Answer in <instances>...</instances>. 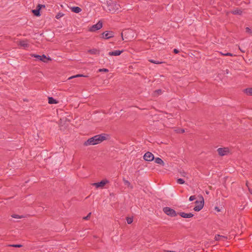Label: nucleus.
I'll return each instance as SVG.
<instances>
[{
  "instance_id": "obj_1",
  "label": "nucleus",
  "mask_w": 252,
  "mask_h": 252,
  "mask_svg": "<svg viewBox=\"0 0 252 252\" xmlns=\"http://www.w3.org/2000/svg\"><path fill=\"white\" fill-rule=\"evenodd\" d=\"M106 134H101L94 136V137L89 138L88 140L85 142V146L94 145L99 144L102 141L106 139Z\"/></svg>"
},
{
  "instance_id": "obj_2",
  "label": "nucleus",
  "mask_w": 252,
  "mask_h": 252,
  "mask_svg": "<svg viewBox=\"0 0 252 252\" xmlns=\"http://www.w3.org/2000/svg\"><path fill=\"white\" fill-rule=\"evenodd\" d=\"M106 11L113 13L120 10L121 6L116 1L112 0H107L106 1Z\"/></svg>"
},
{
  "instance_id": "obj_3",
  "label": "nucleus",
  "mask_w": 252,
  "mask_h": 252,
  "mask_svg": "<svg viewBox=\"0 0 252 252\" xmlns=\"http://www.w3.org/2000/svg\"><path fill=\"white\" fill-rule=\"evenodd\" d=\"M163 211L165 214L171 217H174L177 215V213L174 209L168 207H164Z\"/></svg>"
},
{
  "instance_id": "obj_4",
  "label": "nucleus",
  "mask_w": 252,
  "mask_h": 252,
  "mask_svg": "<svg viewBox=\"0 0 252 252\" xmlns=\"http://www.w3.org/2000/svg\"><path fill=\"white\" fill-rule=\"evenodd\" d=\"M32 56L35 58L37 60L42 61L44 63H47L48 61L51 60V59L50 57L47 58L45 55L40 56L38 55L33 54L32 55Z\"/></svg>"
},
{
  "instance_id": "obj_5",
  "label": "nucleus",
  "mask_w": 252,
  "mask_h": 252,
  "mask_svg": "<svg viewBox=\"0 0 252 252\" xmlns=\"http://www.w3.org/2000/svg\"><path fill=\"white\" fill-rule=\"evenodd\" d=\"M201 200L199 201H196L195 202V204H196V206L194 207V210L195 211H199L201 210L204 206V199L202 196H201Z\"/></svg>"
},
{
  "instance_id": "obj_6",
  "label": "nucleus",
  "mask_w": 252,
  "mask_h": 252,
  "mask_svg": "<svg viewBox=\"0 0 252 252\" xmlns=\"http://www.w3.org/2000/svg\"><path fill=\"white\" fill-rule=\"evenodd\" d=\"M217 151L220 156L227 155L230 153L229 149L228 148H220L217 150Z\"/></svg>"
},
{
  "instance_id": "obj_7",
  "label": "nucleus",
  "mask_w": 252,
  "mask_h": 252,
  "mask_svg": "<svg viewBox=\"0 0 252 252\" xmlns=\"http://www.w3.org/2000/svg\"><path fill=\"white\" fill-rule=\"evenodd\" d=\"M102 27V23L101 22L99 21L97 23L93 25L90 29V31L95 32L100 29Z\"/></svg>"
},
{
  "instance_id": "obj_8",
  "label": "nucleus",
  "mask_w": 252,
  "mask_h": 252,
  "mask_svg": "<svg viewBox=\"0 0 252 252\" xmlns=\"http://www.w3.org/2000/svg\"><path fill=\"white\" fill-rule=\"evenodd\" d=\"M143 158L145 160L148 161H151L154 159V155L150 152L146 153L144 155Z\"/></svg>"
},
{
  "instance_id": "obj_9",
  "label": "nucleus",
  "mask_w": 252,
  "mask_h": 252,
  "mask_svg": "<svg viewBox=\"0 0 252 252\" xmlns=\"http://www.w3.org/2000/svg\"><path fill=\"white\" fill-rule=\"evenodd\" d=\"M108 183L107 180H103L100 182L93 183V186H95L96 188H102Z\"/></svg>"
},
{
  "instance_id": "obj_10",
  "label": "nucleus",
  "mask_w": 252,
  "mask_h": 252,
  "mask_svg": "<svg viewBox=\"0 0 252 252\" xmlns=\"http://www.w3.org/2000/svg\"><path fill=\"white\" fill-rule=\"evenodd\" d=\"M114 34L112 32L106 31L102 33V37L105 39H109L111 37H113Z\"/></svg>"
},
{
  "instance_id": "obj_11",
  "label": "nucleus",
  "mask_w": 252,
  "mask_h": 252,
  "mask_svg": "<svg viewBox=\"0 0 252 252\" xmlns=\"http://www.w3.org/2000/svg\"><path fill=\"white\" fill-rule=\"evenodd\" d=\"M179 215L184 218H190L193 216V214L189 213H186L185 212H180Z\"/></svg>"
},
{
  "instance_id": "obj_12",
  "label": "nucleus",
  "mask_w": 252,
  "mask_h": 252,
  "mask_svg": "<svg viewBox=\"0 0 252 252\" xmlns=\"http://www.w3.org/2000/svg\"><path fill=\"white\" fill-rule=\"evenodd\" d=\"M123 52V51L120 50H115L112 52H109L108 53V55L109 56H118L121 55V54Z\"/></svg>"
},
{
  "instance_id": "obj_13",
  "label": "nucleus",
  "mask_w": 252,
  "mask_h": 252,
  "mask_svg": "<svg viewBox=\"0 0 252 252\" xmlns=\"http://www.w3.org/2000/svg\"><path fill=\"white\" fill-rule=\"evenodd\" d=\"M19 45L23 47L24 49L29 47V43L27 40H21L19 42Z\"/></svg>"
},
{
  "instance_id": "obj_14",
  "label": "nucleus",
  "mask_w": 252,
  "mask_h": 252,
  "mask_svg": "<svg viewBox=\"0 0 252 252\" xmlns=\"http://www.w3.org/2000/svg\"><path fill=\"white\" fill-rule=\"evenodd\" d=\"M154 159H155V162L156 163L162 165V166H164V163L163 161L160 158H154Z\"/></svg>"
},
{
  "instance_id": "obj_15",
  "label": "nucleus",
  "mask_w": 252,
  "mask_h": 252,
  "mask_svg": "<svg viewBox=\"0 0 252 252\" xmlns=\"http://www.w3.org/2000/svg\"><path fill=\"white\" fill-rule=\"evenodd\" d=\"M71 9L72 12L76 13H78L80 12H81L82 10L79 7H78V6L72 7H71Z\"/></svg>"
},
{
  "instance_id": "obj_16",
  "label": "nucleus",
  "mask_w": 252,
  "mask_h": 252,
  "mask_svg": "<svg viewBox=\"0 0 252 252\" xmlns=\"http://www.w3.org/2000/svg\"><path fill=\"white\" fill-rule=\"evenodd\" d=\"M40 8H36V9L32 10V12L34 14V15L39 16H40Z\"/></svg>"
},
{
  "instance_id": "obj_17",
  "label": "nucleus",
  "mask_w": 252,
  "mask_h": 252,
  "mask_svg": "<svg viewBox=\"0 0 252 252\" xmlns=\"http://www.w3.org/2000/svg\"><path fill=\"white\" fill-rule=\"evenodd\" d=\"M88 52L93 55H95V54L99 53V51L98 50H97L96 49H90V50H88Z\"/></svg>"
},
{
  "instance_id": "obj_18",
  "label": "nucleus",
  "mask_w": 252,
  "mask_h": 252,
  "mask_svg": "<svg viewBox=\"0 0 252 252\" xmlns=\"http://www.w3.org/2000/svg\"><path fill=\"white\" fill-rule=\"evenodd\" d=\"M48 103L49 104H56L57 101L52 97H48Z\"/></svg>"
},
{
  "instance_id": "obj_19",
  "label": "nucleus",
  "mask_w": 252,
  "mask_h": 252,
  "mask_svg": "<svg viewBox=\"0 0 252 252\" xmlns=\"http://www.w3.org/2000/svg\"><path fill=\"white\" fill-rule=\"evenodd\" d=\"M244 92L248 94L252 95V88H248L245 89Z\"/></svg>"
},
{
  "instance_id": "obj_20",
  "label": "nucleus",
  "mask_w": 252,
  "mask_h": 252,
  "mask_svg": "<svg viewBox=\"0 0 252 252\" xmlns=\"http://www.w3.org/2000/svg\"><path fill=\"white\" fill-rule=\"evenodd\" d=\"M219 53L222 55V56H231V57H232V56H234V55L232 54V53H228V52H224V53H223V52H219Z\"/></svg>"
},
{
  "instance_id": "obj_21",
  "label": "nucleus",
  "mask_w": 252,
  "mask_h": 252,
  "mask_svg": "<svg viewBox=\"0 0 252 252\" xmlns=\"http://www.w3.org/2000/svg\"><path fill=\"white\" fill-rule=\"evenodd\" d=\"M221 238H224V239L226 238V237L223 236H221V235H217L215 237V239L216 241H220V240Z\"/></svg>"
},
{
  "instance_id": "obj_22",
  "label": "nucleus",
  "mask_w": 252,
  "mask_h": 252,
  "mask_svg": "<svg viewBox=\"0 0 252 252\" xmlns=\"http://www.w3.org/2000/svg\"><path fill=\"white\" fill-rule=\"evenodd\" d=\"M242 11L240 9H235L233 11H232V13L233 14H239V15H240L242 14Z\"/></svg>"
},
{
  "instance_id": "obj_23",
  "label": "nucleus",
  "mask_w": 252,
  "mask_h": 252,
  "mask_svg": "<svg viewBox=\"0 0 252 252\" xmlns=\"http://www.w3.org/2000/svg\"><path fill=\"white\" fill-rule=\"evenodd\" d=\"M149 62H150L152 63H155V64H161L162 63V62L155 61L154 60H150Z\"/></svg>"
},
{
  "instance_id": "obj_24",
  "label": "nucleus",
  "mask_w": 252,
  "mask_h": 252,
  "mask_svg": "<svg viewBox=\"0 0 252 252\" xmlns=\"http://www.w3.org/2000/svg\"><path fill=\"white\" fill-rule=\"evenodd\" d=\"M124 182L125 185H126L127 186L131 188H132V187L131 186V184L129 181L125 180V179H124Z\"/></svg>"
},
{
  "instance_id": "obj_25",
  "label": "nucleus",
  "mask_w": 252,
  "mask_h": 252,
  "mask_svg": "<svg viewBox=\"0 0 252 252\" xmlns=\"http://www.w3.org/2000/svg\"><path fill=\"white\" fill-rule=\"evenodd\" d=\"M126 221L128 224H131L133 221V218H126Z\"/></svg>"
},
{
  "instance_id": "obj_26",
  "label": "nucleus",
  "mask_w": 252,
  "mask_h": 252,
  "mask_svg": "<svg viewBox=\"0 0 252 252\" xmlns=\"http://www.w3.org/2000/svg\"><path fill=\"white\" fill-rule=\"evenodd\" d=\"M11 217L12 218H15V219H21V218H23V216H19V215H12L11 216Z\"/></svg>"
},
{
  "instance_id": "obj_27",
  "label": "nucleus",
  "mask_w": 252,
  "mask_h": 252,
  "mask_svg": "<svg viewBox=\"0 0 252 252\" xmlns=\"http://www.w3.org/2000/svg\"><path fill=\"white\" fill-rule=\"evenodd\" d=\"M177 182L179 184H183L185 183V181L183 179L181 178L178 179L177 180Z\"/></svg>"
},
{
  "instance_id": "obj_28",
  "label": "nucleus",
  "mask_w": 252,
  "mask_h": 252,
  "mask_svg": "<svg viewBox=\"0 0 252 252\" xmlns=\"http://www.w3.org/2000/svg\"><path fill=\"white\" fill-rule=\"evenodd\" d=\"M161 90H157L155 91L154 95H159V94H161Z\"/></svg>"
},
{
  "instance_id": "obj_29",
  "label": "nucleus",
  "mask_w": 252,
  "mask_h": 252,
  "mask_svg": "<svg viewBox=\"0 0 252 252\" xmlns=\"http://www.w3.org/2000/svg\"><path fill=\"white\" fill-rule=\"evenodd\" d=\"M81 76H84L83 75H81V74H78V75H75V76H71V77H69L68 79H71L73 78L81 77Z\"/></svg>"
},
{
  "instance_id": "obj_30",
  "label": "nucleus",
  "mask_w": 252,
  "mask_h": 252,
  "mask_svg": "<svg viewBox=\"0 0 252 252\" xmlns=\"http://www.w3.org/2000/svg\"><path fill=\"white\" fill-rule=\"evenodd\" d=\"M91 215V213H89L87 216L83 217V220H88L90 218Z\"/></svg>"
},
{
  "instance_id": "obj_31",
  "label": "nucleus",
  "mask_w": 252,
  "mask_h": 252,
  "mask_svg": "<svg viewBox=\"0 0 252 252\" xmlns=\"http://www.w3.org/2000/svg\"><path fill=\"white\" fill-rule=\"evenodd\" d=\"M196 199V197H195V196L194 195H192V196H190L189 198V200L190 201H192L194 200H195Z\"/></svg>"
},
{
  "instance_id": "obj_32",
  "label": "nucleus",
  "mask_w": 252,
  "mask_h": 252,
  "mask_svg": "<svg viewBox=\"0 0 252 252\" xmlns=\"http://www.w3.org/2000/svg\"><path fill=\"white\" fill-rule=\"evenodd\" d=\"M246 32L249 33H252V30L249 27H247L246 28Z\"/></svg>"
},
{
  "instance_id": "obj_33",
  "label": "nucleus",
  "mask_w": 252,
  "mask_h": 252,
  "mask_svg": "<svg viewBox=\"0 0 252 252\" xmlns=\"http://www.w3.org/2000/svg\"><path fill=\"white\" fill-rule=\"evenodd\" d=\"M9 246L16 247V248H20V247H22V245H9Z\"/></svg>"
},
{
  "instance_id": "obj_34",
  "label": "nucleus",
  "mask_w": 252,
  "mask_h": 252,
  "mask_svg": "<svg viewBox=\"0 0 252 252\" xmlns=\"http://www.w3.org/2000/svg\"><path fill=\"white\" fill-rule=\"evenodd\" d=\"M63 16V14H61V13H58L56 16V18L57 19H59L60 17H62Z\"/></svg>"
},
{
  "instance_id": "obj_35",
  "label": "nucleus",
  "mask_w": 252,
  "mask_h": 252,
  "mask_svg": "<svg viewBox=\"0 0 252 252\" xmlns=\"http://www.w3.org/2000/svg\"><path fill=\"white\" fill-rule=\"evenodd\" d=\"M180 173H181V176L184 177H185L187 175V173L184 171L181 172Z\"/></svg>"
},
{
  "instance_id": "obj_36",
  "label": "nucleus",
  "mask_w": 252,
  "mask_h": 252,
  "mask_svg": "<svg viewBox=\"0 0 252 252\" xmlns=\"http://www.w3.org/2000/svg\"><path fill=\"white\" fill-rule=\"evenodd\" d=\"M99 71L100 72H101V71L108 72V70L107 69H106V68H102V69H100L99 70Z\"/></svg>"
},
{
  "instance_id": "obj_37",
  "label": "nucleus",
  "mask_w": 252,
  "mask_h": 252,
  "mask_svg": "<svg viewBox=\"0 0 252 252\" xmlns=\"http://www.w3.org/2000/svg\"><path fill=\"white\" fill-rule=\"evenodd\" d=\"M126 31H124L123 32H122L121 36H122V40H124L123 35H124V34H126Z\"/></svg>"
},
{
  "instance_id": "obj_38",
  "label": "nucleus",
  "mask_w": 252,
  "mask_h": 252,
  "mask_svg": "<svg viewBox=\"0 0 252 252\" xmlns=\"http://www.w3.org/2000/svg\"><path fill=\"white\" fill-rule=\"evenodd\" d=\"M178 132H180V133H184L185 132V130L183 129H182L179 130V131H178Z\"/></svg>"
},
{
  "instance_id": "obj_39",
  "label": "nucleus",
  "mask_w": 252,
  "mask_h": 252,
  "mask_svg": "<svg viewBox=\"0 0 252 252\" xmlns=\"http://www.w3.org/2000/svg\"><path fill=\"white\" fill-rule=\"evenodd\" d=\"M42 6H44V5H43L38 4V5H37V8H41V7H42Z\"/></svg>"
},
{
  "instance_id": "obj_40",
  "label": "nucleus",
  "mask_w": 252,
  "mask_h": 252,
  "mask_svg": "<svg viewBox=\"0 0 252 252\" xmlns=\"http://www.w3.org/2000/svg\"><path fill=\"white\" fill-rule=\"evenodd\" d=\"M174 52L175 53H176V54H177V53H178L179 52V51H178L177 49H174Z\"/></svg>"
},
{
  "instance_id": "obj_41",
  "label": "nucleus",
  "mask_w": 252,
  "mask_h": 252,
  "mask_svg": "<svg viewBox=\"0 0 252 252\" xmlns=\"http://www.w3.org/2000/svg\"><path fill=\"white\" fill-rule=\"evenodd\" d=\"M249 190L251 192V193H252V191H251V190L250 188H249Z\"/></svg>"
},
{
  "instance_id": "obj_42",
  "label": "nucleus",
  "mask_w": 252,
  "mask_h": 252,
  "mask_svg": "<svg viewBox=\"0 0 252 252\" xmlns=\"http://www.w3.org/2000/svg\"><path fill=\"white\" fill-rule=\"evenodd\" d=\"M226 73H228V70H227H227H226Z\"/></svg>"
},
{
  "instance_id": "obj_43",
  "label": "nucleus",
  "mask_w": 252,
  "mask_h": 252,
  "mask_svg": "<svg viewBox=\"0 0 252 252\" xmlns=\"http://www.w3.org/2000/svg\"><path fill=\"white\" fill-rule=\"evenodd\" d=\"M246 186H247V187H248V183H246Z\"/></svg>"
},
{
  "instance_id": "obj_44",
  "label": "nucleus",
  "mask_w": 252,
  "mask_h": 252,
  "mask_svg": "<svg viewBox=\"0 0 252 252\" xmlns=\"http://www.w3.org/2000/svg\"><path fill=\"white\" fill-rule=\"evenodd\" d=\"M216 209H217V210L219 211V209H217V207H216Z\"/></svg>"
},
{
  "instance_id": "obj_45",
  "label": "nucleus",
  "mask_w": 252,
  "mask_h": 252,
  "mask_svg": "<svg viewBox=\"0 0 252 252\" xmlns=\"http://www.w3.org/2000/svg\"><path fill=\"white\" fill-rule=\"evenodd\" d=\"M216 209H217V210L219 211V209H217V207H216Z\"/></svg>"
},
{
  "instance_id": "obj_46",
  "label": "nucleus",
  "mask_w": 252,
  "mask_h": 252,
  "mask_svg": "<svg viewBox=\"0 0 252 252\" xmlns=\"http://www.w3.org/2000/svg\"><path fill=\"white\" fill-rule=\"evenodd\" d=\"M216 209H217V210L219 211V209H217V207H216Z\"/></svg>"
}]
</instances>
